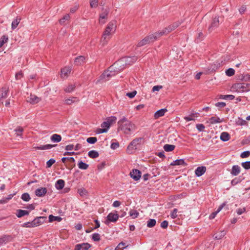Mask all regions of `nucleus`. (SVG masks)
Listing matches in <instances>:
<instances>
[{
	"label": "nucleus",
	"instance_id": "31",
	"mask_svg": "<svg viewBox=\"0 0 250 250\" xmlns=\"http://www.w3.org/2000/svg\"><path fill=\"white\" fill-rule=\"evenodd\" d=\"M21 21V19L19 18H16L12 22L11 28L13 30H14L17 28Z\"/></svg>",
	"mask_w": 250,
	"mask_h": 250
},
{
	"label": "nucleus",
	"instance_id": "61",
	"mask_svg": "<svg viewBox=\"0 0 250 250\" xmlns=\"http://www.w3.org/2000/svg\"><path fill=\"white\" fill-rule=\"evenodd\" d=\"M119 146V143L118 142L112 143L110 146V147L112 149H116Z\"/></svg>",
	"mask_w": 250,
	"mask_h": 250
},
{
	"label": "nucleus",
	"instance_id": "29",
	"mask_svg": "<svg viewBox=\"0 0 250 250\" xmlns=\"http://www.w3.org/2000/svg\"><path fill=\"white\" fill-rule=\"evenodd\" d=\"M88 155L91 158H96L99 157V154L96 150H91L88 152Z\"/></svg>",
	"mask_w": 250,
	"mask_h": 250
},
{
	"label": "nucleus",
	"instance_id": "14",
	"mask_svg": "<svg viewBox=\"0 0 250 250\" xmlns=\"http://www.w3.org/2000/svg\"><path fill=\"white\" fill-rule=\"evenodd\" d=\"M206 123L210 124L221 123H223L224 121L223 118L221 119L216 116L211 117L208 119H206Z\"/></svg>",
	"mask_w": 250,
	"mask_h": 250
},
{
	"label": "nucleus",
	"instance_id": "48",
	"mask_svg": "<svg viewBox=\"0 0 250 250\" xmlns=\"http://www.w3.org/2000/svg\"><path fill=\"white\" fill-rule=\"evenodd\" d=\"M35 218L37 220V222H39V225H41V224L44 223V222L46 219V217L44 216H40L37 217Z\"/></svg>",
	"mask_w": 250,
	"mask_h": 250
},
{
	"label": "nucleus",
	"instance_id": "19",
	"mask_svg": "<svg viewBox=\"0 0 250 250\" xmlns=\"http://www.w3.org/2000/svg\"><path fill=\"white\" fill-rule=\"evenodd\" d=\"M170 166H187V164L185 162L184 160L183 159H177L175 161H173L170 164Z\"/></svg>",
	"mask_w": 250,
	"mask_h": 250
},
{
	"label": "nucleus",
	"instance_id": "34",
	"mask_svg": "<svg viewBox=\"0 0 250 250\" xmlns=\"http://www.w3.org/2000/svg\"><path fill=\"white\" fill-rule=\"evenodd\" d=\"M85 58L83 56H81L76 58L75 60V62L77 65H80L84 62Z\"/></svg>",
	"mask_w": 250,
	"mask_h": 250
},
{
	"label": "nucleus",
	"instance_id": "13",
	"mask_svg": "<svg viewBox=\"0 0 250 250\" xmlns=\"http://www.w3.org/2000/svg\"><path fill=\"white\" fill-rule=\"evenodd\" d=\"M71 69L69 67L65 66L62 68L61 71L60 76L62 79H66L70 74Z\"/></svg>",
	"mask_w": 250,
	"mask_h": 250
},
{
	"label": "nucleus",
	"instance_id": "63",
	"mask_svg": "<svg viewBox=\"0 0 250 250\" xmlns=\"http://www.w3.org/2000/svg\"><path fill=\"white\" fill-rule=\"evenodd\" d=\"M79 5L78 4L75 5L73 7L70 8V12L72 13H75L79 8Z\"/></svg>",
	"mask_w": 250,
	"mask_h": 250
},
{
	"label": "nucleus",
	"instance_id": "62",
	"mask_svg": "<svg viewBox=\"0 0 250 250\" xmlns=\"http://www.w3.org/2000/svg\"><path fill=\"white\" fill-rule=\"evenodd\" d=\"M137 94L136 91H133L131 92L127 93L126 95L130 98H133Z\"/></svg>",
	"mask_w": 250,
	"mask_h": 250
},
{
	"label": "nucleus",
	"instance_id": "59",
	"mask_svg": "<svg viewBox=\"0 0 250 250\" xmlns=\"http://www.w3.org/2000/svg\"><path fill=\"white\" fill-rule=\"evenodd\" d=\"M178 210L177 208H174L170 214V216L172 219H175L177 217V213Z\"/></svg>",
	"mask_w": 250,
	"mask_h": 250
},
{
	"label": "nucleus",
	"instance_id": "21",
	"mask_svg": "<svg viewBox=\"0 0 250 250\" xmlns=\"http://www.w3.org/2000/svg\"><path fill=\"white\" fill-rule=\"evenodd\" d=\"M29 214V211L22 209H18L17 210L16 216L18 218H21L24 215H28Z\"/></svg>",
	"mask_w": 250,
	"mask_h": 250
},
{
	"label": "nucleus",
	"instance_id": "57",
	"mask_svg": "<svg viewBox=\"0 0 250 250\" xmlns=\"http://www.w3.org/2000/svg\"><path fill=\"white\" fill-rule=\"evenodd\" d=\"M125 243L124 242L120 243L117 246L116 250H122L128 247V246L125 247Z\"/></svg>",
	"mask_w": 250,
	"mask_h": 250
},
{
	"label": "nucleus",
	"instance_id": "50",
	"mask_svg": "<svg viewBox=\"0 0 250 250\" xmlns=\"http://www.w3.org/2000/svg\"><path fill=\"white\" fill-rule=\"evenodd\" d=\"M98 0H90L91 8H96L98 6Z\"/></svg>",
	"mask_w": 250,
	"mask_h": 250
},
{
	"label": "nucleus",
	"instance_id": "9",
	"mask_svg": "<svg viewBox=\"0 0 250 250\" xmlns=\"http://www.w3.org/2000/svg\"><path fill=\"white\" fill-rule=\"evenodd\" d=\"M117 73L115 71H111L109 70V67L108 70L104 71V73L100 76L101 80H104V81H108L111 77L115 76Z\"/></svg>",
	"mask_w": 250,
	"mask_h": 250
},
{
	"label": "nucleus",
	"instance_id": "3",
	"mask_svg": "<svg viewBox=\"0 0 250 250\" xmlns=\"http://www.w3.org/2000/svg\"><path fill=\"white\" fill-rule=\"evenodd\" d=\"M160 37V36L158 33L155 32L153 34L149 35V36L146 37L144 39L140 41L137 44V46L141 47L146 44L152 42L159 39Z\"/></svg>",
	"mask_w": 250,
	"mask_h": 250
},
{
	"label": "nucleus",
	"instance_id": "7",
	"mask_svg": "<svg viewBox=\"0 0 250 250\" xmlns=\"http://www.w3.org/2000/svg\"><path fill=\"white\" fill-rule=\"evenodd\" d=\"M9 87L4 85L0 88V106L3 104V100L6 99L8 95Z\"/></svg>",
	"mask_w": 250,
	"mask_h": 250
},
{
	"label": "nucleus",
	"instance_id": "45",
	"mask_svg": "<svg viewBox=\"0 0 250 250\" xmlns=\"http://www.w3.org/2000/svg\"><path fill=\"white\" fill-rule=\"evenodd\" d=\"M8 38L5 36H3L0 39V47H1L3 45L7 42Z\"/></svg>",
	"mask_w": 250,
	"mask_h": 250
},
{
	"label": "nucleus",
	"instance_id": "38",
	"mask_svg": "<svg viewBox=\"0 0 250 250\" xmlns=\"http://www.w3.org/2000/svg\"><path fill=\"white\" fill-rule=\"evenodd\" d=\"M197 117H198L197 114H193L190 115L189 116H188V117H185L184 118V119L187 122H188V121H190L194 120L195 119V118Z\"/></svg>",
	"mask_w": 250,
	"mask_h": 250
},
{
	"label": "nucleus",
	"instance_id": "1",
	"mask_svg": "<svg viewBox=\"0 0 250 250\" xmlns=\"http://www.w3.org/2000/svg\"><path fill=\"white\" fill-rule=\"evenodd\" d=\"M137 60L136 57H125L122 58L109 67L111 71H115L118 73L122 71L127 64L130 65Z\"/></svg>",
	"mask_w": 250,
	"mask_h": 250
},
{
	"label": "nucleus",
	"instance_id": "6",
	"mask_svg": "<svg viewBox=\"0 0 250 250\" xmlns=\"http://www.w3.org/2000/svg\"><path fill=\"white\" fill-rule=\"evenodd\" d=\"M109 13V9L107 7H103L101 11L99 13V23L100 24H104L108 19Z\"/></svg>",
	"mask_w": 250,
	"mask_h": 250
},
{
	"label": "nucleus",
	"instance_id": "58",
	"mask_svg": "<svg viewBox=\"0 0 250 250\" xmlns=\"http://www.w3.org/2000/svg\"><path fill=\"white\" fill-rule=\"evenodd\" d=\"M250 156V151H244V152H242L240 155L241 157L242 158H247V157H249Z\"/></svg>",
	"mask_w": 250,
	"mask_h": 250
},
{
	"label": "nucleus",
	"instance_id": "44",
	"mask_svg": "<svg viewBox=\"0 0 250 250\" xmlns=\"http://www.w3.org/2000/svg\"><path fill=\"white\" fill-rule=\"evenodd\" d=\"M216 68V67L215 64L211 65L210 68H207L205 70H204V73H209L210 72H213L214 71H215Z\"/></svg>",
	"mask_w": 250,
	"mask_h": 250
},
{
	"label": "nucleus",
	"instance_id": "12",
	"mask_svg": "<svg viewBox=\"0 0 250 250\" xmlns=\"http://www.w3.org/2000/svg\"><path fill=\"white\" fill-rule=\"evenodd\" d=\"M129 175L135 181H138L141 177V172L137 169H133L130 172Z\"/></svg>",
	"mask_w": 250,
	"mask_h": 250
},
{
	"label": "nucleus",
	"instance_id": "28",
	"mask_svg": "<svg viewBox=\"0 0 250 250\" xmlns=\"http://www.w3.org/2000/svg\"><path fill=\"white\" fill-rule=\"evenodd\" d=\"M225 205V204H223L222 205L219 207L217 209V211L212 212L209 216V218L210 219H212L215 218L216 214L222 209V208L224 207V206Z\"/></svg>",
	"mask_w": 250,
	"mask_h": 250
},
{
	"label": "nucleus",
	"instance_id": "27",
	"mask_svg": "<svg viewBox=\"0 0 250 250\" xmlns=\"http://www.w3.org/2000/svg\"><path fill=\"white\" fill-rule=\"evenodd\" d=\"M78 166L80 169L83 170H86L89 167V165L88 164L82 162V161L79 162Z\"/></svg>",
	"mask_w": 250,
	"mask_h": 250
},
{
	"label": "nucleus",
	"instance_id": "60",
	"mask_svg": "<svg viewBox=\"0 0 250 250\" xmlns=\"http://www.w3.org/2000/svg\"><path fill=\"white\" fill-rule=\"evenodd\" d=\"M237 125H245L247 123L246 121L245 120H242V119H240L239 118L238 119V120L237 121Z\"/></svg>",
	"mask_w": 250,
	"mask_h": 250
},
{
	"label": "nucleus",
	"instance_id": "33",
	"mask_svg": "<svg viewBox=\"0 0 250 250\" xmlns=\"http://www.w3.org/2000/svg\"><path fill=\"white\" fill-rule=\"evenodd\" d=\"M129 214L130 216L133 219L137 218L139 215V213L135 209H131L129 212Z\"/></svg>",
	"mask_w": 250,
	"mask_h": 250
},
{
	"label": "nucleus",
	"instance_id": "18",
	"mask_svg": "<svg viewBox=\"0 0 250 250\" xmlns=\"http://www.w3.org/2000/svg\"><path fill=\"white\" fill-rule=\"evenodd\" d=\"M47 189L45 188H37L35 190V194L38 197H42L47 193Z\"/></svg>",
	"mask_w": 250,
	"mask_h": 250
},
{
	"label": "nucleus",
	"instance_id": "4",
	"mask_svg": "<svg viewBox=\"0 0 250 250\" xmlns=\"http://www.w3.org/2000/svg\"><path fill=\"white\" fill-rule=\"evenodd\" d=\"M144 140L143 138L139 137L133 140L128 146L126 151L128 154H132L134 150H136Z\"/></svg>",
	"mask_w": 250,
	"mask_h": 250
},
{
	"label": "nucleus",
	"instance_id": "41",
	"mask_svg": "<svg viewBox=\"0 0 250 250\" xmlns=\"http://www.w3.org/2000/svg\"><path fill=\"white\" fill-rule=\"evenodd\" d=\"M21 198L25 202L29 201L31 199L30 195L28 193H24L22 194L21 195Z\"/></svg>",
	"mask_w": 250,
	"mask_h": 250
},
{
	"label": "nucleus",
	"instance_id": "53",
	"mask_svg": "<svg viewBox=\"0 0 250 250\" xmlns=\"http://www.w3.org/2000/svg\"><path fill=\"white\" fill-rule=\"evenodd\" d=\"M75 100H76V97H72L71 99H67L65 100V103L67 104H71L75 101Z\"/></svg>",
	"mask_w": 250,
	"mask_h": 250
},
{
	"label": "nucleus",
	"instance_id": "55",
	"mask_svg": "<svg viewBox=\"0 0 250 250\" xmlns=\"http://www.w3.org/2000/svg\"><path fill=\"white\" fill-rule=\"evenodd\" d=\"M242 166L246 169L250 168V161H248L242 163Z\"/></svg>",
	"mask_w": 250,
	"mask_h": 250
},
{
	"label": "nucleus",
	"instance_id": "5",
	"mask_svg": "<svg viewBox=\"0 0 250 250\" xmlns=\"http://www.w3.org/2000/svg\"><path fill=\"white\" fill-rule=\"evenodd\" d=\"M182 21H178L176 22H173L172 24L169 25L167 27L165 28L164 30L158 32L160 36L161 37L164 35H167L171 31L175 30L177 27H178L181 23Z\"/></svg>",
	"mask_w": 250,
	"mask_h": 250
},
{
	"label": "nucleus",
	"instance_id": "40",
	"mask_svg": "<svg viewBox=\"0 0 250 250\" xmlns=\"http://www.w3.org/2000/svg\"><path fill=\"white\" fill-rule=\"evenodd\" d=\"M49 220L50 222H52L53 221H61L62 219L61 217L59 216H54L52 215H50L49 216Z\"/></svg>",
	"mask_w": 250,
	"mask_h": 250
},
{
	"label": "nucleus",
	"instance_id": "49",
	"mask_svg": "<svg viewBox=\"0 0 250 250\" xmlns=\"http://www.w3.org/2000/svg\"><path fill=\"white\" fill-rule=\"evenodd\" d=\"M226 233L225 231H221L219 232L216 233L215 235V237L216 239H221L222 237H223L225 235Z\"/></svg>",
	"mask_w": 250,
	"mask_h": 250
},
{
	"label": "nucleus",
	"instance_id": "8",
	"mask_svg": "<svg viewBox=\"0 0 250 250\" xmlns=\"http://www.w3.org/2000/svg\"><path fill=\"white\" fill-rule=\"evenodd\" d=\"M119 217V216L117 213L110 212L106 217V220L105 221V224L106 225H108L110 222L115 223L117 221Z\"/></svg>",
	"mask_w": 250,
	"mask_h": 250
},
{
	"label": "nucleus",
	"instance_id": "16",
	"mask_svg": "<svg viewBox=\"0 0 250 250\" xmlns=\"http://www.w3.org/2000/svg\"><path fill=\"white\" fill-rule=\"evenodd\" d=\"M26 101L31 104H36L41 101V99L35 95L30 94V95L27 98Z\"/></svg>",
	"mask_w": 250,
	"mask_h": 250
},
{
	"label": "nucleus",
	"instance_id": "11",
	"mask_svg": "<svg viewBox=\"0 0 250 250\" xmlns=\"http://www.w3.org/2000/svg\"><path fill=\"white\" fill-rule=\"evenodd\" d=\"M250 84L245 83H238L235 85V87L237 88L239 91L246 92L249 90Z\"/></svg>",
	"mask_w": 250,
	"mask_h": 250
},
{
	"label": "nucleus",
	"instance_id": "30",
	"mask_svg": "<svg viewBox=\"0 0 250 250\" xmlns=\"http://www.w3.org/2000/svg\"><path fill=\"white\" fill-rule=\"evenodd\" d=\"M195 174L197 177L201 176L203 174V166L198 167L195 170Z\"/></svg>",
	"mask_w": 250,
	"mask_h": 250
},
{
	"label": "nucleus",
	"instance_id": "42",
	"mask_svg": "<svg viewBox=\"0 0 250 250\" xmlns=\"http://www.w3.org/2000/svg\"><path fill=\"white\" fill-rule=\"evenodd\" d=\"M219 24V18L215 17L213 21V22L211 23V26L209 28V29L210 30L212 27H217L218 26Z\"/></svg>",
	"mask_w": 250,
	"mask_h": 250
},
{
	"label": "nucleus",
	"instance_id": "43",
	"mask_svg": "<svg viewBox=\"0 0 250 250\" xmlns=\"http://www.w3.org/2000/svg\"><path fill=\"white\" fill-rule=\"evenodd\" d=\"M92 239L94 241H99L101 239L100 235L98 233H94L92 235Z\"/></svg>",
	"mask_w": 250,
	"mask_h": 250
},
{
	"label": "nucleus",
	"instance_id": "54",
	"mask_svg": "<svg viewBox=\"0 0 250 250\" xmlns=\"http://www.w3.org/2000/svg\"><path fill=\"white\" fill-rule=\"evenodd\" d=\"M55 163V160L54 159H50L46 162V167H50Z\"/></svg>",
	"mask_w": 250,
	"mask_h": 250
},
{
	"label": "nucleus",
	"instance_id": "47",
	"mask_svg": "<svg viewBox=\"0 0 250 250\" xmlns=\"http://www.w3.org/2000/svg\"><path fill=\"white\" fill-rule=\"evenodd\" d=\"M86 141L89 144H93L97 141V139L95 137H89L87 139Z\"/></svg>",
	"mask_w": 250,
	"mask_h": 250
},
{
	"label": "nucleus",
	"instance_id": "36",
	"mask_svg": "<svg viewBox=\"0 0 250 250\" xmlns=\"http://www.w3.org/2000/svg\"><path fill=\"white\" fill-rule=\"evenodd\" d=\"M75 88V85L74 84H70L65 87L64 90L66 92L70 93L74 91Z\"/></svg>",
	"mask_w": 250,
	"mask_h": 250
},
{
	"label": "nucleus",
	"instance_id": "46",
	"mask_svg": "<svg viewBox=\"0 0 250 250\" xmlns=\"http://www.w3.org/2000/svg\"><path fill=\"white\" fill-rule=\"evenodd\" d=\"M235 74V70L234 69L229 68L226 70V74L228 76H232Z\"/></svg>",
	"mask_w": 250,
	"mask_h": 250
},
{
	"label": "nucleus",
	"instance_id": "17",
	"mask_svg": "<svg viewBox=\"0 0 250 250\" xmlns=\"http://www.w3.org/2000/svg\"><path fill=\"white\" fill-rule=\"evenodd\" d=\"M117 121V118L114 116H111L107 118L106 121L104 122L101 125H112L115 124Z\"/></svg>",
	"mask_w": 250,
	"mask_h": 250
},
{
	"label": "nucleus",
	"instance_id": "22",
	"mask_svg": "<svg viewBox=\"0 0 250 250\" xmlns=\"http://www.w3.org/2000/svg\"><path fill=\"white\" fill-rule=\"evenodd\" d=\"M220 139L223 142L229 141L230 138V135L227 132H223L221 133Z\"/></svg>",
	"mask_w": 250,
	"mask_h": 250
},
{
	"label": "nucleus",
	"instance_id": "64",
	"mask_svg": "<svg viewBox=\"0 0 250 250\" xmlns=\"http://www.w3.org/2000/svg\"><path fill=\"white\" fill-rule=\"evenodd\" d=\"M168 223L167 221H163L161 224V227L163 229H166L168 226Z\"/></svg>",
	"mask_w": 250,
	"mask_h": 250
},
{
	"label": "nucleus",
	"instance_id": "26",
	"mask_svg": "<svg viewBox=\"0 0 250 250\" xmlns=\"http://www.w3.org/2000/svg\"><path fill=\"white\" fill-rule=\"evenodd\" d=\"M240 167L237 165L233 166L231 173L233 175H237L240 172Z\"/></svg>",
	"mask_w": 250,
	"mask_h": 250
},
{
	"label": "nucleus",
	"instance_id": "15",
	"mask_svg": "<svg viewBox=\"0 0 250 250\" xmlns=\"http://www.w3.org/2000/svg\"><path fill=\"white\" fill-rule=\"evenodd\" d=\"M91 245L88 243L78 244L75 246L74 250H88Z\"/></svg>",
	"mask_w": 250,
	"mask_h": 250
},
{
	"label": "nucleus",
	"instance_id": "51",
	"mask_svg": "<svg viewBox=\"0 0 250 250\" xmlns=\"http://www.w3.org/2000/svg\"><path fill=\"white\" fill-rule=\"evenodd\" d=\"M22 227H25V228H34V227H35L33 225V222L32 221L31 222H28L23 223L22 225Z\"/></svg>",
	"mask_w": 250,
	"mask_h": 250
},
{
	"label": "nucleus",
	"instance_id": "24",
	"mask_svg": "<svg viewBox=\"0 0 250 250\" xmlns=\"http://www.w3.org/2000/svg\"><path fill=\"white\" fill-rule=\"evenodd\" d=\"M64 186V181L62 179L58 180L56 184L55 187L57 189L60 190L63 188Z\"/></svg>",
	"mask_w": 250,
	"mask_h": 250
},
{
	"label": "nucleus",
	"instance_id": "39",
	"mask_svg": "<svg viewBox=\"0 0 250 250\" xmlns=\"http://www.w3.org/2000/svg\"><path fill=\"white\" fill-rule=\"evenodd\" d=\"M156 223V221L154 219H150L147 222V227L148 228L153 227Z\"/></svg>",
	"mask_w": 250,
	"mask_h": 250
},
{
	"label": "nucleus",
	"instance_id": "2",
	"mask_svg": "<svg viewBox=\"0 0 250 250\" xmlns=\"http://www.w3.org/2000/svg\"><path fill=\"white\" fill-rule=\"evenodd\" d=\"M116 23L117 22L116 21L112 20L106 25L101 40V42L103 46L107 44L108 41L111 38L112 35L115 32L116 29Z\"/></svg>",
	"mask_w": 250,
	"mask_h": 250
},
{
	"label": "nucleus",
	"instance_id": "10",
	"mask_svg": "<svg viewBox=\"0 0 250 250\" xmlns=\"http://www.w3.org/2000/svg\"><path fill=\"white\" fill-rule=\"evenodd\" d=\"M135 126H119L118 131L122 130L125 134H129L135 130Z\"/></svg>",
	"mask_w": 250,
	"mask_h": 250
},
{
	"label": "nucleus",
	"instance_id": "32",
	"mask_svg": "<svg viewBox=\"0 0 250 250\" xmlns=\"http://www.w3.org/2000/svg\"><path fill=\"white\" fill-rule=\"evenodd\" d=\"M105 127L104 128H97L96 131H95V132L96 134H101V133H105L106 132H107V131L108 130V129H109L110 127L111 126H104Z\"/></svg>",
	"mask_w": 250,
	"mask_h": 250
},
{
	"label": "nucleus",
	"instance_id": "56",
	"mask_svg": "<svg viewBox=\"0 0 250 250\" xmlns=\"http://www.w3.org/2000/svg\"><path fill=\"white\" fill-rule=\"evenodd\" d=\"M162 85H155L152 87V91L155 92L156 91H159L163 88Z\"/></svg>",
	"mask_w": 250,
	"mask_h": 250
},
{
	"label": "nucleus",
	"instance_id": "52",
	"mask_svg": "<svg viewBox=\"0 0 250 250\" xmlns=\"http://www.w3.org/2000/svg\"><path fill=\"white\" fill-rule=\"evenodd\" d=\"M66 160L67 161H70L72 163L75 162V159L73 157H63L62 158V161L63 163H65Z\"/></svg>",
	"mask_w": 250,
	"mask_h": 250
},
{
	"label": "nucleus",
	"instance_id": "23",
	"mask_svg": "<svg viewBox=\"0 0 250 250\" xmlns=\"http://www.w3.org/2000/svg\"><path fill=\"white\" fill-rule=\"evenodd\" d=\"M167 111V109L166 108H163L157 111L154 114V118L158 119L160 117L164 115L165 113Z\"/></svg>",
	"mask_w": 250,
	"mask_h": 250
},
{
	"label": "nucleus",
	"instance_id": "25",
	"mask_svg": "<svg viewBox=\"0 0 250 250\" xmlns=\"http://www.w3.org/2000/svg\"><path fill=\"white\" fill-rule=\"evenodd\" d=\"M51 140L53 142L59 143L62 140V137L60 135L54 134L51 136Z\"/></svg>",
	"mask_w": 250,
	"mask_h": 250
},
{
	"label": "nucleus",
	"instance_id": "35",
	"mask_svg": "<svg viewBox=\"0 0 250 250\" xmlns=\"http://www.w3.org/2000/svg\"><path fill=\"white\" fill-rule=\"evenodd\" d=\"M174 148L175 146L173 145L166 144L164 146V150L167 152L172 151Z\"/></svg>",
	"mask_w": 250,
	"mask_h": 250
},
{
	"label": "nucleus",
	"instance_id": "37",
	"mask_svg": "<svg viewBox=\"0 0 250 250\" xmlns=\"http://www.w3.org/2000/svg\"><path fill=\"white\" fill-rule=\"evenodd\" d=\"M70 19V16L69 14L65 15L63 18L59 20V22L61 24H64L66 21H69Z\"/></svg>",
	"mask_w": 250,
	"mask_h": 250
},
{
	"label": "nucleus",
	"instance_id": "20",
	"mask_svg": "<svg viewBox=\"0 0 250 250\" xmlns=\"http://www.w3.org/2000/svg\"><path fill=\"white\" fill-rule=\"evenodd\" d=\"M57 145H50L47 144L45 145L41 146H39L35 147L34 148L36 149L39 150H46L52 148L53 147L57 146Z\"/></svg>",
	"mask_w": 250,
	"mask_h": 250
}]
</instances>
